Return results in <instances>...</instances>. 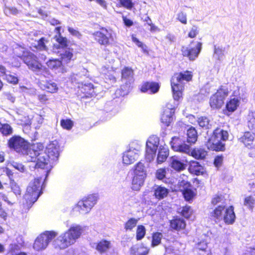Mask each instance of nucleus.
I'll list each match as a JSON object with an SVG mask.
<instances>
[{"label":"nucleus","mask_w":255,"mask_h":255,"mask_svg":"<svg viewBox=\"0 0 255 255\" xmlns=\"http://www.w3.org/2000/svg\"><path fill=\"white\" fill-rule=\"evenodd\" d=\"M192 72L189 71L174 74L171 80V85L173 100H170L164 109L165 111H173L179 104V101L182 98L183 91L184 89L185 82H188L192 78Z\"/></svg>","instance_id":"nucleus-1"},{"label":"nucleus","mask_w":255,"mask_h":255,"mask_svg":"<svg viewBox=\"0 0 255 255\" xmlns=\"http://www.w3.org/2000/svg\"><path fill=\"white\" fill-rule=\"evenodd\" d=\"M83 231V227L78 224L72 225L69 229L62 233L54 241L55 248L64 250L74 245L80 237Z\"/></svg>","instance_id":"nucleus-2"},{"label":"nucleus","mask_w":255,"mask_h":255,"mask_svg":"<svg viewBox=\"0 0 255 255\" xmlns=\"http://www.w3.org/2000/svg\"><path fill=\"white\" fill-rule=\"evenodd\" d=\"M44 148L41 143H34L28 147L27 146L22 154L27 161L36 162L35 167L44 168L49 163V159L46 157V153L43 152Z\"/></svg>","instance_id":"nucleus-3"},{"label":"nucleus","mask_w":255,"mask_h":255,"mask_svg":"<svg viewBox=\"0 0 255 255\" xmlns=\"http://www.w3.org/2000/svg\"><path fill=\"white\" fill-rule=\"evenodd\" d=\"M211 217L216 222L224 220L227 224H233L235 220L236 216L233 206L225 208V205H219L210 213Z\"/></svg>","instance_id":"nucleus-4"},{"label":"nucleus","mask_w":255,"mask_h":255,"mask_svg":"<svg viewBox=\"0 0 255 255\" xmlns=\"http://www.w3.org/2000/svg\"><path fill=\"white\" fill-rule=\"evenodd\" d=\"M228 138V133L220 128H217L213 134L206 142V146L209 149L215 151H223L225 150V144L223 141Z\"/></svg>","instance_id":"nucleus-5"},{"label":"nucleus","mask_w":255,"mask_h":255,"mask_svg":"<svg viewBox=\"0 0 255 255\" xmlns=\"http://www.w3.org/2000/svg\"><path fill=\"white\" fill-rule=\"evenodd\" d=\"M42 179L41 177L35 178L33 180L30 181L27 187L24 199L26 201L28 208L30 207L40 196V191L42 188Z\"/></svg>","instance_id":"nucleus-6"},{"label":"nucleus","mask_w":255,"mask_h":255,"mask_svg":"<svg viewBox=\"0 0 255 255\" xmlns=\"http://www.w3.org/2000/svg\"><path fill=\"white\" fill-rule=\"evenodd\" d=\"M98 199L99 197L97 194L89 195L79 201L75 205L73 210L76 211L81 214H88L97 204Z\"/></svg>","instance_id":"nucleus-7"},{"label":"nucleus","mask_w":255,"mask_h":255,"mask_svg":"<svg viewBox=\"0 0 255 255\" xmlns=\"http://www.w3.org/2000/svg\"><path fill=\"white\" fill-rule=\"evenodd\" d=\"M227 87L221 86L217 92L211 95L209 100V104L212 109H220L224 105L225 100L229 94Z\"/></svg>","instance_id":"nucleus-8"},{"label":"nucleus","mask_w":255,"mask_h":255,"mask_svg":"<svg viewBox=\"0 0 255 255\" xmlns=\"http://www.w3.org/2000/svg\"><path fill=\"white\" fill-rule=\"evenodd\" d=\"M146 176V167L142 162H139L134 166V176L132 181V189L138 190L143 185Z\"/></svg>","instance_id":"nucleus-9"},{"label":"nucleus","mask_w":255,"mask_h":255,"mask_svg":"<svg viewBox=\"0 0 255 255\" xmlns=\"http://www.w3.org/2000/svg\"><path fill=\"white\" fill-rule=\"evenodd\" d=\"M57 235V233L54 231H46L40 234L35 240L33 246V249L37 251L45 250L49 243Z\"/></svg>","instance_id":"nucleus-10"},{"label":"nucleus","mask_w":255,"mask_h":255,"mask_svg":"<svg viewBox=\"0 0 255 255\" xmlns=\"http://www.w3.org/2000/svg\"><path fill=\"white\" fill-rule=\"evenodd\" d=\"M202 43L199 41L191 42L189 46H183L181 48L182 54L187 57L190 60H195L198 56L201 49Z\"/></svg>","instance_id":"nucleus-11"},{"label":"nucleus","mask_w":255,"mask_h":255,"mask_svg":"<svg viewBox=\"0 0 255 255\" xmlns=\"http://www.w3.org/2000/svg\"><path fill=\"white\" fill-rule=\"evenodd\" d=\"M159 143V138L156 135H151L148 138L146 143L145 159L148 161H152L155 156Z\"/></svg>","instance_id":"nucleus-12"},{"label":"nucleus","mask_w":255,"mask_h":255,"mask_svg":"<svg viewBox=\"0 0 255 255\" xmlns=\"http://www.w3.org/2000/svg\"><path fill=\"white\" fill-rule=\"evenodd\" d=\"M159 143V138L156 135H151L148 138L146 143L145 159L148 161H152L155 156Z\"/></svg>","instance_id":"nucleus-13"},{"label":"nucleus","mask_w":255,"mask_h":255,"mask_svg":"<svg viewBox=\"0 0 255 255\" xmlns=\"http://www.w3.org/2000/svg\"><path fill=\"white\" fill-rule=\"evenodd\" d=\"M23 62L30 70L34 72H40L44 69L38 57L31 52L24 57Z\"/></svg>","instance_id":"nucleus-14"},{"label":"nucleus","mask_w":255,"mask_h":255,"mask_svg":"<svg viewBox=\"0 0 255 255\" xmlns=\"http://www.w3.org/2000/svg\"><path fill=\"white\" fill-rule=\"evenodd\" d=\"M140 153V147L137 146L135 148L130 146L129 148L123 154V163L126 165L132 164L137 160Z\"/></svg>","instance_id":"nucleus-15"},{"label":"nucleus","mask_w":255,"mask_h":255,"mask_svg":"<svg viewBox=\"0 0 255 255\" xmlns=\"http://www.w3.org/2000/svg\"><path fill=\"white\" fill-rule=\"evenodd\" d=\"M43 152L46 153L47 158L51 160H55L57 159L59 154V145L57 140H54L50 142L46 146L45 150L43 149Z\"/></svg>","instance_id":"nucleus-16"},{"label":"nucleus","mask_w":255,"mask_h":255,"mask_svg":"<svg viewBox=\"0 0 255 255\" xmlns=\"http://www.w3.org/2000/svg\"><path fill=\"white\" fill-rule=\"evenodd\" d=\"M170 145L172 149L176 151L184 152L189 154L190 152V146L184 143V140L179 137H173L170 141Z\"/></svg>","instance_id":"nucleus-17"},{"label":"nucleus","mask_w":255,"mask_h":255,"mask_svg":"<svg viewBox=\"0 0 255 255\" xmlns=\"http://www.w3.org/2000/svg\"><path fill=\"white\" fill-rule=\"evenodd\" d=\"M8 143L10 148H13L17 152L22 153L27 146V142L18 136H15L11 138Z\"/></svg>","instance_id":"nucleus-18"},{"label":"nucleus","mask_w":255,"mask_h":255,"mask_svg":"<svg viewBox=\"0 0 255 255\" xmlns=\"http://www.w3.org/2000/svg\"><path fill=\"white\" fill-rule=\"evenodd\" d=\"M149 249L143 244H136L132 246L129 250L130 255H147Z\"/></svg>","instance_id":"nucleus-19"},{"label":"nucleus","mask_w":255,"mask_h":255,"mask_svg":"<svg viewBox=\"0 0 255 255\" xmlns=\"http://www.w3.org/2000/svg\"><path fill=\"white\" fill-rule=\"evenodd\" d=\"M46 65L49 68L54 71H57L58 72L64 73L66 70L62 62L57 59H49L47 62Z\"/></svg>","instance_id":"nucleus-20"},{"label":"nucleus","mask_w":255,"mask_h":255,"mask_svg":"<svg viewBox=\"0 0 255 255\" xmlns=\"http://www.w3.org/2000/svg\"><path fill=\"white\" fill-rule=\"evenodd\" d=\"M183 185V188L180 189L182 191V193L186 200L190 201L192 200L195 196V193L189 187L190 184L186 181H183L180 183V186Z\"/></svg>","instance_id":"nucleus-21"},{"label":"nucleus","mask_w":255,"mask_h":255,"mask_svg":"<svg viewBox=\"0 0 255 255\" xmlns=\"http://www.w3.org/2000/svg\"><path fill=\"white\" fill-rule=\"evenodd\" d=\"M159 89V85L157 83L146 82L142 85L141 91L148 94H154L158 91Z\"/></svg>","instance_id":"nucleus-22"},{"label":"nucleus","mask_w":255,"mask_h":255,"mask_svg":"<svg viewBox=\"0 0 255 255\" xmlns=\"http://www.w3.org/2000/svg\"><path fill=\"white\" fill-rule=\"evenodd\" d=\"M240 103V98L234 95L231 96L230 100L227 101L226 108L228 111L233 112L237 110Z\"/></svg>","instance_id":"nucleus-23"},{"label":"nucleus","mask_w":255,"mask_h":255,"mask_svg":"<svg viewBox=\"0 0 255 255\" xmlns=\"http://www.w3.org/2000/svg\"><path fill=\"white\" fill-rule=\"evenodd\" d=\"M255 139L254 133L251 132H246L240 138L239 140L246 147L251 148Z\"/></svg>","instance_id":"nucleus-24"},{"label":"nucleus","mask_w":255,"mask_h":255,"mask_svg":"<svg viewBox=\"0 0 255 255\" xmlns=\"http://www.w3.org/2000/svg\"><path fill=\"white\" fill-rule=\"evenodd\" d=\"M153 190L154 196L159 200L166 197L168 194V190L161 186L155 185L153 187Z\"/></svg>","instance_id":"nucleus-25"},{"label":"nucleus","mask_w":255,"mask_h":255,"mask_svg":"<svg viewBox=\"0 0 255 255\" xmlns=\"http://www.w3.org/2000/svg\"><path fill=\"white\" fill-rule=\"evenodd\" d=\"M60 52V56L63 65L69 63L72 59L73 55L72 51L69 48L63 49Z\"/></svg>","instance_id":"nucleus-26"},{"label":"nucleus","mask_w":255,"mask_h":255,"mask_svg":"<svg viewBox=\"0 0 255 255\" xmlns=\"http://www.w3.org/2000/svg\"><path fill=\"white\" fill-rule=\"evenodd\" d=\"M189 170L190 173L197 175L202 174L204 172L203 167L199 162L195 161L190 162Z\"/></svg>","instance_id":"nucleus-27"},{"label":"nucleus","mask_w":255,"mask_h":255,"mask_svg":"<svg viewBox=\"0 0 255 255\" xmlns=\"http://www.w3.org/2000/svg\"><path fill=\"white\" fill-rule=\"evenodd\" d=\"M79 90L81 93L85 94L87 97H92L95 95L93 86L91 83L81 85V86H78Z\"/></svg>","instance_id":"nucleus-28"},{"label":"nucleus","mask_w":255,"mask_h":255,"mask_svg":"<svg viewBox=\"0 0 255 255\" xmlns=\"http://www.w3.org/2000/svg\"><path fill=\"white\" fill-rule=\"evenodd\" d=\"M104 28L102 27L100 31H96L93 34L94 39L101 45H108L107 39L105 36V32L104 31Z\"/></svg>","instance_id":"nucleus-29"},{"label":"nucleus","mask_w":255,"mask_h":255,"mask_svg":"<svg viewBox=\"0 0 255 255\" xmlns=\"http://www.w3.org/2000/svg\"><path fill=\"white\" fill-rule=\"evenodd\" d=\"M174 114L173 111L170 112V111L164 110L161 117V122L165 126H169L173 120Z\"/></svg>","instance_id":"nucleus-30"},{"label":"nucleus","mask_w":255,"mask_h":255,"mask_svg":"<svg viewBox=\"0 0 255 255\" xmlns=\"http://www.w3.org/2000/svg\"><path fill=\"white\" fill-rule=\"evenodd\" d=\"M170 164L172 168L177 171L182 170L185 168V165L175 156L171 157Z\"/></svg>","instance_id":"nucleus-31"},{"label":"nucleus","mask_w":255,"mask_h":255,"mask_svg":"<svg viewBox=\"0 0 255 255\" xmlns=\"http://www.w3.org/2000/svg\"><path fill=\"white\" fill-rule=\"evenodd\" d=\"M112 248V244L107 240H102L96 246V249L101 253H105Z\"/></svg>","instance_id":"nucleus-32"},{"label":"nucleus","mask_w":255,"mask_h":255,"mask_svg":"<svg viewBox=\"0 0 255 255\" xmlns=\"http://www.w3.org/2000/svg\"><path fill=\"white\" fill-rule=\"evenodd\" d=\"M189 154H191L193 157L198 159H204L207 154V151L202 148H195L192 151L190 152Z\"/></svg>","instance_id":"nucleus-33"},{"label":"nucleus","mask_w":255,"mask_h":255,"mask_svg":"<svg viewBox=\"0 0 255 255\" xmlns=\"http://www.w3.org/2000/svg\"><path fill=\"white\" fill-rule=\"evenodd\" d=\"M41 88L51 93H54L57 92L58 87L57 84L52 82H47L41 84Z\"/></svg>","instance_id":"nucleus-34"},{"label":"nucleus","mask_w":255,"mask_h":255,"mask_svg":"<svg viewBox=\"0 0 255 255\" xmlns=\"http://www.w3.org/2000/svg\"><path fill=\"white\" fill-rule=\"evenodd\" d=\"M186 224L183 220L181 219H175L170 221V227L171 228L176 230H180L185 227Z\"/></svg>","instance_id":"nucleus-35"},{"label":"nucleus","mask_w":255,"mask_h":255,"mask_svg":"<svg viewBox=\"0 0 255 255\" xmlns=\"http://www.w3.org/2000/svg\"><path fill=\"white\" fill-rule=\"evenodd\" d=\"M187 141L191 144L195 143L197 139V133L196 130L194 128H190L188 129L187 132Z\"/></svg>","instance_id":"nucleus-36"},{"label":"nucleus","mask_w":255,"mask_h":255,"mask_svg":"<svg viewBox=\"0 0 255 255\" xmlns=\"http://www.w3.org/2000/svg\"><path fill=\"white\" fill-rule=\"evenodd\" d=\"M168 155V151L165 147L160 148L157 157L158 163H161L164 162Z\"/></svg>","instance_id":"nucleus-37"},{"label":"nucleus","mask_w":255,"mask_h":255,"mask_svg":"<svg viewBox=\"0 0 255 255\" xmlns=\"http://www.w3.org/2000/svg\"><path fill=\"white\" fill-rule=\"evenodd\" d=\"M138 221V219L130 218L125 223L124 225L125 229L126 231H131L136 226Z\"/></svg>","instance_id":"nucleus-38"},{"label":"nucleus","mask_w":255,"mask_h":255,"mask_svg":"<svg viewBox=\"0 0 255 255\" xmlns=\"http://www.w3.org/2000/svg\"><path fill=\"white\" fill-rule=\"evenodd\" d=\"M14 54L19 58L23 60L24 57L27 56L30 52H28L25 49L21 46H17L14 49Z\"/></svg>","instance_id":"nucleus-39"},{"label":"nucleus","mask_w":255,"mask_h":255,"mask_svg":"<svg viewBox=\"0 0 255 255\" xmlns=\"http://www.w3.org/2000/svg\"><path fill=\"white\" fill-rule=\"evenodd\" d=\"M104 32H105V37L107 39V44H109L111 42H114L116 38L115 32L111 29H107L104 28Z\"/></svg>","instance_id":"nucleus-40"},{"label":"nucleus","mask_w":255,"mask_h":255,"mask_svg":"<svg viewBox=\"0 0 255 255\" xmlns=\"http://www.w3.org/2000/svg\"><path fill=\"white\" fill-rule=\"evenodd\" d=\"M163 237V235L159 232H156L152 235V240L151 243V246L154 247L158 246L161 243V240Z\"/></svg>","instance_id":"nucleus-41"},{"label":"nucleus","mask_w":255,"mask_h":255,"mask_svg":"<svg viewBox=\"0 0 255 255\" xmlns=\"http://www.w3.org/2000/svg\"><path fill=\"white\" fill-rule=\"evenodd\" d=\"M47 41L44 38H41L36 43H34V47L41 51H47V47L45 45Z\"/></svg>","instance_id":"nucleus-42"},{"label":"nucleus","mask_w":255,"mask_h":255,"mask_svg":"<svg viewBox=\"0 0 255 255\" xmlns=\"http://www.w3.org/2000/svg\"><path fill=\"white\" fill-rule=\"evenodd\" d=\"M20 250L19 246L16 244L10 245L9 254L10 255H27L24 252H18Z\"/></svg>","instance_id":"nucleus-43"},{"label":"nucleus","mask_w":255,"mask_h":255,"mask_svg":"<svg viewBox=\"0 0 255 255\" xmlns=\"http://www.w3.org/2000/svg\"><path fill=\"white\" fill-rule=\"evenodd\" d=\"M198 123L200 127L205 128H209L211 127L210 121L205 117H201L198 119Z\"/></svg>","instance_id":"nucleus-44"},{"label":"nucleus","mask_w":255,"mask_h":255,"mask_svg":"<svg viewBox=\"0 0 255 255\" xmlns=\"http://www.w3.org/2000/svg\"><path fill=\"white\" fill-rule=\"evenodd\" d=\"M146 230L143 225H138L136 231V239L137 241L141 240L145 236Z\"/></svg>","instance_id":"nucleus-45"},{"label":"nucleus","mask_w":255,"mask_h":255,"mask_svg":"<svg viewBox=\"0 0 255 255\" xmlns=\"http://www.w3.org/2000/svg\"><path fill=\"white\" fill-rule=\"evenodd\" d=\"M10 187L11 191L15 195L16 197L17 195H19L21 194V189L18 185L14 181L11 180L10 181Z\"/></svg>","instance_id":"nucleus-46"},{"label":"nucleus","mask_w":255,"mask_h":255,"mask_svg":"<svg viewBox=\"0 0 255 255\" xmlns=\"http://www.w3.org/2000/svg\"><path fill=\"white\" fill-rule=\"evenodd\" d=\"M214 57L218 60H222L224 57V50L218 47H215Z\"/></svg>","instance_id":"nucleus-47"},{"label":"nucleus","mask_w":255,"mask_h":255,"mask_svg":"<svg viewBox=\"0 0 255 255\" xmlns=\"http://www.w3.org/2000/svg\"><path fill=\"white\" fill-rule=\"evenodd\" d=\"M122 78L125 79L132 78L133 75V70L128 67H125L122 71Z\"/></svg>","instance_id":"nucleus-48"},{"label":"nucleus","mask_w":255,"mask_h":255,"mask_svg":"<svg viewBox=\"0 0 255 255\" xmlns=\"http://www.w3.org/2000/svg\"><path fill=\"white\" fill-rule=\"evenodd\" d=\"M56 40L58 44L57 45L54 44V48L56 47L57 48H60V47H61L63 49L64 47L67 46V40L66 38L61 37L59 35V37L57 38Z\"/></svg>","instance_id":"nucleus-49"},{"label":"nucleus","mask_w":255,"mask_h":255,"mask_svg":"<svg viewBox=\"0 0 255 255\" xmlns=\"http://www.w3.org/2000/svg\"><path fill=\"white\" fill-rule=\"evenodd\" d=\"M60 124L63 128L67 130L71 129L73 126V122L69 119L62 120Z\"/></svg>","instance_id":"nucleus-50"},{"label":"nucleus","mask_w":255,"mask_h":255,"mask_svg":"<svg viewBox=\"0 0 255 255\" xmlns=\"http://www.w3.org/2000/svg\"><path fill=\"white\" fill-rule=\"evenodd\" d=\"M0 131L5 135L11 134L12 133V128L8 124H2V127Z\"/></svg>","instance_id":"nucleus-51"},{"label":"nucleus","mask_w":255,"mask_h":255,"mask_svg":"<svg viewBox=\"0 0 255 255\" xmlns=\"http://www.w3.org/2000/svg\"><path fill=\"white\" fill-rule=\"evenodd\" d=\"M3 79L7 82L13 84H16L18 81L17 77L11 74H6Z\"/></svg>","instance_id":"nucleus-52"},{"label":"nucleus","mask_w":255,"mask_h":255,"mask_svg":"<svg viewBox=\"0 0 255 255\" xmlns=\"http://www.w3.org/2000/svg\"><path fill=\"white\" fill-rule=\"evenodd\" d=\"M132 41L139 47L141 48L143 52H147V47L142 42L140 41L136 37L132 35Z\"/></svg>","instance_id":"nucleus-53"},{"label":"nucleus","mask_w":255,"mask_h":255,"mask_svg":"<svg viewBox=\"0 0 255 255\" xmlns=\"http://www.w3.org/2000/svg\"><path fill=\"white\" fill-rule=\"evenodd\" d=\"M255 203V199L252 196L247 197L245 199L244 205L248 207L251 209H253Z\"/></svg>","instance_id":"nucleus-54"},{"label":"nucleus","mask_w":255,"mask_h":255,"mask_svg":"<svg viewBox=\"0 0 255 255\" xmlns=\"http://www.w3.org/2000/svg\"><path fill=\"white\" fill-rule=\"evenodd\" d=\"M120 3L122 6L129 10H130L134 5L131 0H120Z\"/></svg>","instance_id":"nucleus-55"},{"label":"nucleus","mask_w":255,"mask_h":255,"mask_svg":"<svg viewBox=\"0 0 255 255\" xmlns=\"http://www.w3.org/2000/svg\"><path fill=\"white\" fill-rule=\"evenodd\" d=\"M166 170L164 168H160L157 170L155 173L156 177L159 180H162L165 177Z\"/></svg>","instance_id":"nucleus-56"},{"label":"nucleus","mask_w":255,"mask_h":255,"mask_svg":"<svg viewBox=\"0 0 255 255\" xmlns=\"http://www.w3.org/2000/svg\"><path fill=\"white\" fill-rule=\"evenodd\" d=\"M176 18L183 24H186L187 23V15L182 11L177 13Z\"/></svg>","instance_id":"nucleus-57"},{"label":"nucleus","mask_w":255,"mask_h":255,"mask_svg":"<svg viewBox=\"0 0 255 255\" xmlns=\"http://www.w3.org/2000/svg\"><path fill=\"white\" fill-rule=\"evenodd\" d=\"M9 165L11 166L15 169L17 170L18 171L21 172H23L25 171V168L24 167V166L21 163L15 162H12L9 164Z\"/></svg>","instance_id":"nucleus-58"},{"label":"nucleus","mask_w":255,"mask_h":255,"mask_svg":"<svg viewBox=\"0 0 255 255\" xmlns=\"http://www.w3.org/2000/svg\"><path fill=\"white\" fill-rule=\"evenodd\" d=\"M0 200H2L9 205H12L15 202V199L9 200L7 196L1 192H0Z\"/></svg>","instance_id":"nucleus-59"},{"label":"nucleus","mask_w":255,"mask_h":255,"mask_svg":"<svg viewBox=\"0 0 255 255\" xmlns=\"http://www.w3.org/2000/svg\"><path fill=\"white\" fill-rule=\"evenodd\" d=\"M5 14H13L16 15L18 13V10L15 7H6L4 10Z\"/></svg>","instance_id":"nucleus-60"},{"label":"nucleus","mask_w":255,"mask_h":255,"mask_svg":"<svg viewBox=\"0 0 255 255\" xmlns=\"http://www.w3.org/2000/svg\"><path fill=\"white\" fill-rule=\"evenodd\" d=\"M192 212V211L190 207L185 206L182 210V214L184 217L188 218L191 215Z\"/></svg>","instance_id":"nucleus-61"},{"label":"nucleus","mask_w":255,"mask_h":255,"mask_svg":"<svg viewBox=\"0 0 255 255\" xmlns=\"http://www.w3.org/2000/svg\"><path fill=\"white\" fill-rule=\"evenodd\" d=\"M196 248L202 251H205L207 248V243L205 241L199 242L196 244Z\"/></svg>","instance_id":"nucleus-62"},{"label":"nucleus","mask_w":255,"mask_h":255,"mask_svg":"<svg viewBox=\"0 0 255 255\" xmlns=\"http://www.w3.org/2000/svg\"><path fill=\"white\" fill-rule=\"evenodd\" d=\"M223 201L224 199L222 196H216L213 198L212 204L213 205H217L221 203V205H224Z\"/></svg>","instance_id":"nucleus-63"},{"label":"nucleus","mask_w":255,"mask_h":255,"mask_svg":"<svg viewBox=\"0 0 255 255\" xmlns=\"http://www.w3.org/2000/svg\"><path fill=\"white\" fill-rule=\"evenodd\" d=\"M198 33V27L196 26H193L188 33V36L190 38H194Z\"/></svg>","instance_id":"nucleus-64"}]
</instances>
